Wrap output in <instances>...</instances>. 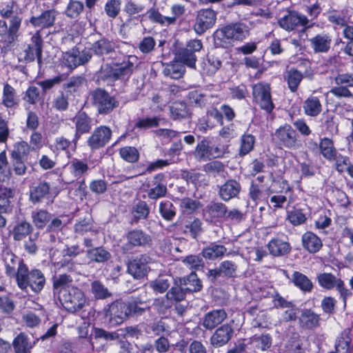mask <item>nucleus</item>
I'll return each mask as SVG.
<instances>
[{
  "label": "nucleus",
  "mask_w": 353,
  "mask_h": 353,
  "mask_svg": "<svg viewBox=\"0 0 353 353\" xmlns=\"http://www.w3.org/2000/svg\"><path fill=\"white\" fill-rule=\"evenodd\" d=\"M290 191L291 188L285 181H273L272 185L267 190L270 194L269 207L274 210L283 208Z\"/></svg>",
  "instance_id": "f03ea898"
},
{
  "label": "nucleus",
  "mask_w": 353,
  "mask_h": 353,
  "mask_svg": "<svg viewBox=\"0 0 353 353\" xmlns=\"http://www.w3.org/2000/svg\"><path fill=\"white\" fill-rule=\"evenodd\" d=\"M72 281L70 276L67 274H60L57 277L53 279V290L54 293H60L59 289L65 288Z\"/></svg>",
  "instance_id": "bf43d9fd"
},
{
  "label": "nucleus",
  "mask_w": 353,
  "mask_h": 353,
  "mask_svg": "<svg viewBox=\"0 0 353 353\" xmlns=\"http://www.w3.org/2000/svg\"><path fill=\"white\" fill-rule=\"evenodd\" d=\"M132 67L133 63L131 61H128V64L121 65H114L112 66L105 65L101 67L99 75L103 79L114 80L121 75L128 74Z\"/></svg>",
  "instance_id": "2eb2a0df"
},
{
  "label": "nucleus",
  "mask_w": 353,
  "mask_h": 353,
  "mask_svg": "<svg viewBox=\"0 0 353 353\" xmlns=\"http://www.w3.org/2000/svg\"><path fill=\"white\" fill-rule=\"evenodd\" d=\"M170 116L174 119H181L189 115V111L185 103L179 101L173 103L170 108Z\"/></svg>",
  "instance_id": "a19ab883"
},
{
  "label": "nucleus",
  "mask_w": 353,
  "mask_h": 353,
  "mask_svg": "<svg viewBox=\"0 0 353 353\" xmlns=\"http://www.w3.org/2000/svg\"><path fill=\"white\" fill-rule=\"evenodd\" d=\"M226 317L227 314L223 310H214L205 315L202 325L207 330H212L221 324Z\"/></svg>",
  "instance_id": "6ab92c4d"
},
{
  "label": "nucleus",
  "mask_w": 353,
  "mask_h": 353,
  "mask_svg": "<svg viewBox=\"0 0 353 353\" xmlns=\"http://www.w3.org/2000/svg\"><path fill=\"white\" fill-rule=\"evenodd\" d=\"M184 63L180 61L176 57V60L168 64L163 69V74L174 79H179L183 77L185 72Z\"/></svg>",
  "instance_id": "cd10ccee"
},
{
  "label": "nucleus",
  "mask_w": 353,
  "mask_h": 353,
  "mask_svg": "<svg viewBox=\"0 0 353 353\" xmlns=\"http://www.w3.org/2000/svg\"><path fill=\"white\" fill-rule=\"evenodd\" d=\"M21 18L14 16L10 19L9 26L6 21L0 20V42L4 47L12 44L18 37V32L21 24Z\"/></svg>",
  "instance_id": "423d86ee"
},
{
  "label": "nucleus",
  "mask_w": 353,
  "mask_h": 353,
  "mask_svg": "<svg viewBox=\"0 0 353 353\" xmlns=\"http://www.w3.org/2000/svg\"><path fill=\"white\" fill-rule=\"evenodd\" d=\"M268 248L271 254L279 256L290 252L291 246L288 242L279 239H273L268 243Z\"/></svg>",
  "instance_id": "393cba45"
},
{
  "label": "nucleus",
  "mask_w": 353,
  "mask_h": 353,
  "mask_svg": "<svg viewBox=\"0 0 353 353\" xmlns=\"http://www.w3.org/2000/svg\"><path fill=\"white\" fill-rule=\"evenodd\" d=\"M59 300L63 307L71 312L81 310L85 303L83 292L74 287L63 290L62 294L59 296Z\"/></svg>",
  "instance_id": "7ed1b4c3"
},
{
  "label": "nucleus",
  "mask_w": 353,
  "mask_h": 353,
  "mask_svg": "<svg viewBox=\"0 0 353 353\" xmlns=\"http://www.w3.org/2000/svg\"><path fill=\"white\" fill-rule=\"evenodd\" d=\"M120 155L128 162L134 163L139 159V152L135 148L124 147L120 150Z\"/></svg>",
  "instance_id": "13d9d810"
},
{
  "label": "nucleus",
  "mask_w": 353,
  "mask_h": 353,
  "mask_svg": "<svg viewBox=\"0 0 353 353\" xmlns=\"http://www.w3.org/2000/svg\"><path fill=\"white\" fill-rule=\"evenodd\" d=\"M151 263L152 259L148 255L141 254L130 261L128 271L136 279L143 278L150 270L148 265Z\"/></svg>",
  "instance_id": "f8f14e48"
},
{
  "label": "nucleus",
  "mask_w": 353,
  "mask_h": 353,
  "mask_svg": "<svg viewBox=\"0 0 353 353\" xmlns=\"http://www.w3.org/2000/svg\"><path fill=\"white\" fill-rule=\"evenodd\" d=\"M31 42L32 43L28 45V46L23 51V58L25 60L28 61H34V59L37 57L38 61L40 62L42 52V40L39 32H37L32 37Z\"/></svg>",
  "instance_id": "a211bd4d"
},
{
  "label": "nucleus",
  "mask_w": 353,
  "mask_h": 353,
  "mask_svg": "<svg viewBox=\"0 0 353 353\" xmlns=\"http://www.w3.org/2000/svg\"><path fill=\"white\" fill-rule=\"evenodd\" d=\"M85 84V79L81 77H72L69 81L63 85V88L66 92L74 93L79 91Z\"/></svg>",
  "instance_id": "37998d69"
},
{
  "label": "nucleus",
  "mask_w": 353,
  "mask_h": 353,
  "mask_svg": "<svg viewBox=\"0 0 353 353\" xmlns=\"http://www.w3.org/2000/svg\"><path fill=\"white\" fill-rule=\"evenodd\" d=\"M149 18L156 22L160 23L173 24L174 23V17H168L163 16L159 11L152 9L148 11Z\"/></svg>",
  "instance_id": "0e129e2a"
},
{
  "label": "nucleus",
  "mask_w": 353,
  "mask_h": 353,
  "mask_svg": "<svg viewBox=\"0 0 353 353\" xmlns=\"http://www.w3.org/2000/svg\"><path fill=\"white\" fill-rule=\"evenodd\" d=\"M241 191L240 184L235 180H228L220 187V197L228 201L232 198L236 197Z\"/></svg>",
  "instance_id": "aec40b11"
},
{
  "label": "nucleus",
  "mask_w": 353,
  "mask_h": 353,
  "mask_svg": "<svg viewBox=\"0 0 353 353\" xmlns=\"http://www.w3.org/2000/svg\"><path fill=\"white\" fill-rule=\"evenodd\" d=\"M303 108L305 114L310 117H316L322 110L319 99L314 96L308 97L304 101Z\"/></svg>",
  "instance_id": "473e14b6"
},
{
  "label": "nucleus",
  "mask_w": 353,
  "mask_h": 353,
  "mask_svg": "<svg viewBox=\"0 0 353 353\" xmlns=\"http://www.w3.org/2000/svg\"><path fill=\"white\" fill-rule=\"evenodd\" d=\"M332 38L328 34H317L310 39L311 46L316 52H326L330 48Z\"/></svg>",
  "instance_id": "b1692460"
},
{
  "label": "nucleus",
  "mask_w": 353,
  "mask_h": 353,
  "mask_svg": "<svg viewBox=\"0 0 353 353\" xmlns=\"http://www.w3.org/2000/svg\"><path fill=\"white\" fill-rule=\"evenodd\" d=\"M255 143V138L252 134H244L241 139L239 154L244 156L252 150Z\"/></svg>",
  "instance_id": "49530a36"
},
{
  "label": "nucleus",
  "mask_w": 353,
  "mask_h": 353,
  "mask_svg": "<svg viewBox=\"0 0 353 353\" xmlns=\"http://www.w3.org/2000/svg\"><path fill=\"white\" fill-rule=\"evenodd\" d=\"M179 205L183 212L189 214L199 208V203L190 198H184L179 201Z\"/></svg>",
  "instance_id": "69168bd1"
},
{
  "label": "nucleus",
  "mask_w": 353,
  "mask_h": 353,
  "mask_svg": "<svg viewBox=\"0 0 353 353\" xmlns=\"http://www.w3.org/2000/svg\"><path fill=\"white\" fill-rule=\"evenodd\" d=\"M93 100L94 105L97 108L99 113H107L117 106L115 99L101 89L94 92Z\"/></svg>",
  "instance_id": "4468645a"
},
{
  "label": "nucleus",
  "mask_w": 353,
  "mask_h": 353,
  "mask_svg": "<svg viewBox=\"0 0 353 353\" xmlns=\"http://www.w3.org/2000/svg\"><path fill=\"white\" fill-rule=\"evenodd\" d=\"M286 78L290 90L295 92L303 79V75L299 71L291 69L288 71Z\"/></svg>",
  "instance_id": "c03bdc74"
},
{
  "label": "nucleus",
  "mask_w": 353,
  "mask_h": 353,
  "mask_svg": "<svg viewBox=\"0 0 353 353\" xmlns=\"http://www.w3.org/2000/svg\"><path fill=\"white\" fill-rule=\"evenodd\" d=\"M287 219L294 225L303 224L305 220V215L300 210H293L288 212Z\"/></svg>",
  "instance_id": "052dcab7"
},
{
  "label": "nucleus",
  "mask_w": 353,
  "mask_h": 353,
  "mask_svg": "<svg viewBox=\"0 0 353 353\" xmlns=\"http://www.w3.org/2000/svg\"><path fill=\"white\" fill-rule=\"evenodd\" d=\"M73 121L76 126L77 139H79L81 134L88 132L92 128V120L85 112H79Z\"/></svg>",
  "instance_id": "5701e85b"
},
{
  "label": "nucleus",
  "mask_w": 353,
  "mask_h": 353,
  "mask_svg": "<svg viewBox=\"0 0 353 353\" xmlns=\"http://www.w3.org/2000/svg\"><path fill=\"white\" fill-rule=\"evenodd\" d=\"M114 43L106 39H101L94 42L92 46V51L97 55H103L114 50Z\"/></svg>",
  "instance_id": "ea45409f"
},
{
  "label": "nucleus",
  "mask_w": 353,
  "mask_h": 353,
  "mask_svg": "<svg viewBox=\"0 0 353 353\" xmlns=\"http://www.w3.org/2000/svg\"><path fill=\"white\" fill-rule=\"evenodd\" d=\"M67 168L73 176L77 179L85 174L89 170L87 162L78 159L71 160L68 163Z\"/></svg>",
  "instance_id": "bb28decb"
},
{
  "label": "nucleus",
  "mask_w": 353,
  "mask_h": 353,
  "mask_svg": "<svg viewBox=\"0 0 353 353\" xmlns=\"http://www.w3.org/2000/svg\"><path fill=\"white\" fill-rule=\"evenodd\" d=\"M248 32L247 26L241 23L229 25L221 30V33L223 37L238 41L245 39Z\"/></svg>",
  "instance_id": "f3484780"
},
{
  "label": "nucleus",
  "mask_w": 353,
  "mask_h": 353,
  "mask_svg": "<svg viewBox=\"0 0 353 353\" xmlns=\"http://www.w3.org/2000/svg\"><path fill=\"white\" fill-rule=\"evenodd\" d=\"M227 251L225 246L218 244H211L202 251L203 256L209 260H214L223 256Z\"/></svg>",
  "instance_id": "e433bc0d"
},
{
  "label": "nucleus",
  "mask_w": 353,
  "mask_h": 353,
  "mask_svg": "<svg viewBox=\"0 0 353 353\" xmlns=\"http://www.w3.org/2000/svg\"><path fill=\"white\" fill-rule=\"evenodd\" d=\"M273 139L279 145L288 149L296 150L301 145L296 131L289 124L280 126L275 131Z\"/></svg>",
  "instance_id": "39448f33"
},
{
  "label": "nucleus",
  "mask_w": 353,
  "mask_h": 353,
  "mask_svg": "<svg viewBox=\"0 0 353 353\" xmlns=\"http://www.w3.org/2000/svg\"><path fill=\"white\" fill-rule=\"evenodd\" d=\"M55 17L54 11L47 10L39 17H32L30 22L35 27L48 28L54 24Z\"/></svg>",
  "instance_id": "a878e982"
},
{
  "label": "nucleus",
  "mask_w": 353,
  "mask_h": 353,
  "mask_svg": "<svg viewBox=\"0 0 353 353\" xmlns=\"http://www.w3.org/2000/svg\"><path fill=\"white\" fill-rule=\"evenodd\" d=\"M83 10V4L79 1H70L65 10V14L70 18L77 17Z\"/></svg>",
  "instance_id": "4d7b16f0"
},
{
  "label": "nucleus",
  "mask_w": 353,
  "mask_h": 353,
  "mask_svg": "<svg viewBox=\"0 0 353 353\" xmlns=\"http://www.w3.org/2000/svg\"><path fill=\"white\" fill-rule=\"evenodd\" d=\"M212 139H204L197 144L195 151L196 158L201 161L211 159Z\"/></svg>",
  "instance_id": "7c9ffc66"
},
{
  "label": "nucleus",
  "mask_w": 353,
  "mask_h": 353,
  "mask_svg": "<svg viewBox=\"0 0 353 353\" xmlns=\"http://www.w3.org/2000/svg\"><path fill=\"white\" fill-rule=\"evenodd\" d=\"M17 283L21 290L27 291L29 288L33 292L39 294L45 286L46 278L41 270L29 271L26 265H20L17 272Z\"/></svg>",
  "instance_id": "f257e3e1"
},
{
  "label": "nucleus",
  "mask_w": 353,
  "mask_h": 353,
  "mask_svg": "<svg viewBox=\"0 0 353 353\" xmlns=\"http://www.w3.org/2000/svg\"><path fill=\"white\" fill-rule=\"evenodd\" d=\"M32 216L34 224L38 228H44L51 218L48 212L42 210L33 212Z\"/></svg>",
  "instance_id": "3c124183"
},
{
  "label": "nucleus",
  "mask_w": 353,
  "mask_h": 353,
  "mask_svg": "<svg viewBox=\"0 0 353 353\" xmlns=\"http://www.w3.org/2000/svg\"><path fill=\"white\" fill-rule=\"evenodd\" d=\"M112 130L107 126L101 125L94 129L88 139L87 143L92 150L103 148L110 140Z\"/></svg>",
  "instance_id": "9d476101"
},
{
  "label": "nucleus",
  "mask_w": 353,
  "mask_h": 353,
  "mask_svg": "<svg viewBox=\"0 0 353 353\" xmlns=\"http://www.w3.org/2000/svg\"><path fill=\"white\" fill-rule=\"evenodd\" d=\"M128 240L134 246H144L150 244V237L141 230H133L128 233Z\"/></svg>",
  "instance_id": "72a5a7b5"
},
{
  "label": "nucleus",
  "mask_w": 353,
  "mask_h": 353,
  "mask_svg": "<svg viewBox=\"0 0 353 353\" xmlns=\"http://www.w3.org/2000/svg\"><path fill=\"white\" fill-rule=\"evenodd\" d=\"M29 144L23 141H21L14 143L11 153L12 159H26L31 151Z\"/></svg>",
  "instance_id": "4c0bfd02"
},
{
  "label": "nucleus",
  "mask_w": 353,
  "mask_h": 353,
  "mask_svg": "<svg viewBox=\"0 0 353 353\" xmlns=\"http://www.w3.org/2000/svg\"><path fill=\"white\" fill-rule=\"evenodd\" d=\"M88 256L96 262H104L110 259V254L103 248H98L88 251Z\"/></svg>",
  "instance_id": "5fc2aeb1"
},
{
  "label": "nucleus",
  "mask_w": 353,
  "mask_h": 353,
  "mask_svg": "<svg viewBox=\"0 0 353 353\" xmlns=\"http://www.w3.org/2000/svg\"><path fill=\"white\" fill-rule=\"evenodd\" d=\"M216 20V14L212 9H201L196 15L194 30L198 34L204 33L212 28Z\"/></svg>",
  "instance_id": "9b49d317"
},
{
  "label": "nucleus",
  "mask_w": 353,
  "mask_h": 353,
  "mask_svg": "<svg viewBox=\"0 0 353 353\" xmlns=\"http://www.w3.org/2000/svg\"><path fill=\"white\" fill-rule=\"evenodd\" d=\"M91 57L90 50H80L79 48H75L63 54L60 64L62 68H66L70 72L77 66L87 63Z\"/></svg>",
  "instance_id": "20e7f679"
},
{
  "label": "nucleus",
  "mask_w": 353,
  "mask_h": 353,
  "mask_svg": "<svg viewBox=\"0 0 353 353\" xmlns=\"http://www.w3.org/2000/svg\"><path fill=\"white\" fill-rule=\"evenodd\" d=\"M292 279L294 284L302 291L310 292L312 290V283L305 275L299 272H294Z\"/></svg>",
  "instance_id": "58836bf2"
},
{
  "label": "nucleus",
  "mask_w": 353,
  "mask_h": 353,
  "mask_svg": "<svg viewBox=\"0 0 353 353\" xmlns=\"http://www.w3.org/2000/svg\"><path fill=\"white\" fill-rule=\"evenodd\" d=\"M351 338L349 332L344 331L339 337L336 343V352L330 353H353V347H350Z\"/></svg>",
  "instance_id": "c9c22d12"
},
{
  "label": "nucleus",
  "mask_w": 353,
  "mask_h": 353,
  "mask_svg": "<svg viewBox=\"0 0 353 353\" xmlns=\"http://www.w3.org/2000/svg\"><path fill=\"white\" fill-rule=\"evenodd\" d=\"M303 248L310 253H316L323 246L321 239L312 232L304 233L301 238Z\"/></svg>",
  "instance_id": "412c9836"
},
{
  "label": "nucleus",
  "mask_w": 353,
  "mask_h": 353,
  "mask_svg": "<svg viewBox=\"0 0 353 353\" xmlns=\"http://www.w3.org/2000/svg\"><path fill=\"white\" fill-rule=\"evenodd\" d=\"M203 45L200 40H190L188 42L186 47L179 52V60L185 64L188 67L195 69L196 57L194 53L200 51Z\"/></svg>",
  "instance_id": "1a4fd4ad"
},
{
  "label": "nucleus",
  "mask_w": 353,
  "mask_h": 353,
  "mask_svg": "<svg viewBox=\"0 0 353 353\" xmlns=\"http://www.w3.org/2000/svg\"><path fill=\"white\" fill-rule=\"evenodd\" d=\"M12 192L10 188H0V212H6L10 206Z\"/></svg>",
  "instance_id": "8fccbe9b"
},
{
  "label": "nucleus",
  "mask_w": 353,
  "mask_h": 353,
  "mask_svg": "<svg viewBox=\"0 0 353 353\" xmlns=\"http://www.w3.org/2000/svg\"><path fill=\"white\" fill-rule=\"evenodd\" d=\"M3 260L6 268V273L10 276H17L16 269L20 265H24L12 252L5 250L3 253Z\"/></svg>",
  "instance_id": "4be33fe9"
},
{
  "label": "nucleus",
  "mask_w": 353,
  "mask_h": 353,
  "mask_svg": "<svg viewBox=\"0 0 353 353\" xmlns=\"http://www.w3.org/2000/svg\"><path fill=\"white\" fill-rule=\"evenodd\" d=\"M307 18L297 12L288 11L278 20L279 26L286 31H292L299 26H305L308 23Z\"/></svg>",
  "instance_id": "ddd939ff"
},
{
  "label": "nucleus",
  "mask_w": 353,
  "mask_h": 353,
  "mask_svg": "<svg viewBox=\"0 0 353 353\" xmlns=\"http://www.w3.org/2000/svg\"><path fill=\"white\" fill-rule=\"evenodd\" d=\"M300 322L303 326L312 328L318 324L319 317L310 311H305L302 313L300 317Z\"/></svg>",
  "instance_id": "864d4df0"
},
{
  "label": "nucleus",
  "mask_w": 353,
  "mask_h": 353,
  "mask_svg": "<svg viewBox=\"0 0 353 353\" xmlns=\"http://www.w3.org/2000/svg\"><path fill=\"white\" fill-rule=\"evenodd\" d=\"M31 225L26 221L18 223L13 230V237L16 241H21L30 232Z\"/></svg>",
  "instance_id": "09e8293b"
},
{
  "label": "nucleus",
  "mask_w": 353,
  "mask_h": 353,
  "mask_svg": "<svg viewBox=\"0 0 353 353\" xmlns=\"http://www.w3.org/2000/svg\"><path fill=\"white\" fill-rule=\"evenodd\" d=\"M91 291L94 297L99 299H103L111 295L108 289L97 281L92 283Z\"/></svg>",
  "instance_id": "6e6d98bb"
},
{
  "label": "nucleus",
  "mask_w": 353,
  "mask_h": 353,
  "mask_svg": "<svg viewBox=\"0 0 353 353\" xmlns=\"http://www.w3.org/2000/svg\"><path fill=\"white\" fill-rule=\"evenodd\" d=\"M10 175V171L8 165V161L4 151L0 153V181L8 180Z\"/></svg>",
  "instance_id": "680f3d73"
},
{
  "label": "nucleus",
  "mask_w": 353,
  "mask_h": 353,
  "mask_svg": "<svg viewBox=\"0 0 353 353\" xmlns=\"http://www.w3.org/2000/svg\"><path fill=\"white\" fill-rule=\"evenodd\" d=\"M330 95H333L338 98H350L353 97L352 93L349 90V89L343 85L332 88L327 93V97H329Z\"/></svg>",
  "instance_id": "338daca9"
},
{
  "label": "nucleus",
  "mask_w": 353,
  "mask_h": 353,
  "mask_svg": "<svg viewBox=\"0 0 353 353\" xmlns=\"http://www.w3.org/2000/svg\"><path fill=\"white\" fill-rule=\"evenodd\" d=\"M130 314V307L128 303L121 301L112 303L105 310V317L111 327L121 324Z\"/></svg>",
  "instance_id": "6e6552de"
},
{
  "label": "nucleus",
  "mask_w": 353,
  "mask_h": 353,
  "mask_svg": "<svg viewBox=\"0 0 353 353\" xmlns=\"http://www.w3.org/2000/svg\"><path fill=\"white\" fill-rule=\"evenodd\" d=\"M233 328L230 324H223L216 330L210 337V343L215 347H220L228 343L233 334Z\"/></svg>",
  "instance_id": "dca6fc26"
},
{
  "label": "nucleus",
  "mask_w": 353,
  "mask_h": 353,
  "mask_svg": "<svg viewBox=\"0 0 353 353\" xmlns=\"http://www.w3.org/2000/svg\"><path fill=\"white\" fill-rule=\"evenodd\" d=\"M3 103L8 108L13 107L17 103L14 89L8 84L3 88Z\"/></svg>",
  "instance_id": "de8ad7c7"
},
{
  "label": "nucleus",
  "mask_w": 353,
  "mask_h": 353,
  "mask_svg": "<svg viewBox=\"0 0 353 353\" xmlns=\"http://www.w3.org/2000/svg\"><path fill=\"white\" fill-rule=\"evenodd\" d=\"M319 285L323 289L330 290L336 288L342 279L331 273H321L317 276Z\"/></svg>",
  "instance_id": "c85d7f7f"
},
{
  "label": "nucleus",
  "mask_w": 353,
  "mask_h": 353,
  "mask_svg": "<svg viewBox=\"0 0 353 353\" xmlns=\"http://www.w3.org/2000/svg\"><path fill=\"white\" fill-rule=\"evenodd\" d=\"M320 150L322 155L328 160L334 159L336 157V152L332 140L330 139L325 138L321 141Z\"/></svg>",
  "instance_id": "79ce46f5"
},
{
  "label": "nucleus",
  "mask_w": 353,
  "mask_h": 353,
  "mask_svg": "<svg viewBox=\"0 0 353 353\" xmlns=\"http://www.w3.org/2000/svg\"><path fill=\"white\" fill-rule=\"evenodd\" d=\"M121 1L119 0H110L105 6V11L107 15L111 18H115L120 11Z\"/></svg>",
  "instance_id": "e2e57ef3"
},
{
  "label": "nucleus",
  "mask_w": 353,
  "mask_h": 353,
  "mask_svg": "<svg viewBox=\"0 0 353 353\" xmlns=\"http://www.w3.org/2000/svg\"><path fill=\"white\" fill-rule=\"evenodd\" d=\"M179 283L186 292H198L201 289V283L194 272L190 273L187 277L180 278Z\"/></svg>",
  "instance_id": "c756f323"
},
{
  "label": "nucleus",
  "mask_w": 353,
  "mask_h": 353,
  "mask_svg": "<svg viewBox=\"0 0 353 353\" xmlns=\"http://www.w3.org/2000/svg\"><path fill=\"white\" fill-rule=\"evenodd\" d=\"M159 212L164 219L171 221L176 215V208L170 201H164L159 204Z\"/></svg>",
  "instance_id": "a18cd8bd"
},
{
  "label": "nucleus",
  "mask_w": 353,
  "mask_h": 353,
  "mask_svg": "<svg viewBox=\"0 0 353 353\" xmlns=\"http://www.w3.org/2000/svg\"><path fill=\"white\" fill-rule=\"evenodd\" d=\"M50 192V185L46 182H40L31 188L30 199L33 203H39Z\"/></svg>",
  "instance_id": "2f4dec72"
},
{
  "label": "nucleus",
  "mask_w": 353,
  "mask_h": 353,
  "mask_svg": "<svg viewBox=\"0 0 353 353\" xmlns=\"http://www.w3.org/2000/svg\"><path fill=\"white\" fill-rule=\"evenodd\" d=\"M185 289H183V286L180 285V283H176V286L172 287L171 290L166 294V299L170 300V302L174 301H181L184 299L185 295Z\"/></svg>",
  "instance_id": "603ef678"
},
{
  "label": "nucleus",
  "mask_w": 353,
  "mask_h": 353,
  "mask_svg": "<svg viewBox=\"0 0 353 353\" xmlns=\"http://www.w3.org/2000/svg\"><path fill=\"white\" fill-rule=\"evenodd\" d=\"M270 85L265 82H259L252 86V94L259 106L271 112L274 108L270 94Z\"/></svg>",
  "instance_id": "0eeeda50"
},
{
  "label": "nucleus",
  "mask_w": 353,
  "mask_h": 353,
  "mask_svg": "<svg viewBox=\"0 0 353 353\" xmlns=\"http://www.w3.org/2000/svg\"><path fill=\"white\" fill-rule=\"evenodd\" d=\"M13 347L16 353H27L32 347V345L26 334L20 333L14 339Z\"/></svg>",
  "instance_id": "f704fd0d"
},
{
  "label": "nucleus",
  "mask_w": 353,
  "mask_h": 353,
  "mask_svg": "<svg viewBox=\"0 0 353 353\" xmlns=\"http://www.w3.org/2000/svg\"><path fill=\"white\" fill-rule=\"evenodd\" d=\"M182 178L188 183H192L195 185H200L204 180V176L194 172L185 171L182 173Z\"/></svg>",
  "instance_id": "774afa93"
}]
</instances>
